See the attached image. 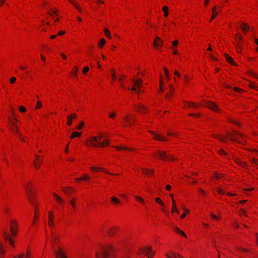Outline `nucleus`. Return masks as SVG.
<instances>
[{"instance_id":"1","label":"nucleus","mask_w":258,"mask_h":258,"mask_svg":"<svg viewBox=\"0 0 258 258\" xmlns=\"http://www.w3.org/2000/svg\"><path fill=\"white\" fill-rule=\"evenodd\" d=\"M157 154L158 155L159 157L163 160H175L176 159L173 158L172 155H168L165 151H157Z\"/></svg>"},{"instance_id":"2","label":"nucleus","mask_w":258,"mask_h":258,"mask_svg":"<svg viewBox=\"0 0 258 258\" xmlns=\"http://www.w3.org/2000/svg\"><path fill=\"white\" fill-rule=\"evenodd\" d=\"M111 249L112 246L110 245L104 247L102 252L97 254L98 258H108L110 254L109 251L111 250Z\"/></svg>"},{"instance_id":"3","label":"nucleus","mask_w":258,"mask_h":258,"mask_svg":"<svg viewBox=\"0 0 258 258\" xmlns=\"http://www.w3.org/2000/svg\"><path fill=\"white\" fill-rule=\"evenodd\" d=\"M140 252L138 254L144 253L148 258H151L155 254V252L153 251L150 247H145L140 249Z\"/></svg>"},{"instance_id":"4","label":"nucleus","mask_w":258,"mask_h":258,"mask_svg":"<svg viewBox=\"0 0 258 258\" xmlns=\"http://www.w3.org/2000/svg\"><path fill=\"white\" fill-rule=\"evenodd\" d=\"M97 142V138L95 137H92L90 139V142L92 146L94 147H103L105 145H108L109 143L107 141H103L100 143L96 144L95 143Z\"/></svg>"},{"instance_id":"5","label":"nucleus","mask_w":258,"mask_h":258,"mask_svg":"<svg viewBox=\"0 0 258 258\" xmlns=\"http://www.w3.org/2000/svg\"><path fill=\"white\" fill-rule=\"evenodd\" d=\"M227 135L230 137L231 140L237 142H239L238 138H242L243 137V135L240 133L236 131H233L232 135H230L229 133H228Z\"/></svg>"},{"instance_id":"6","label":"nucleus","mask_w":258,"mask_h":258,"mask_svg":"<svg viewBox=\"0 0 258 258\" xmlns=\"http://www.w3.org/2000/svg\"><path fill=\"white\" fill-rule=\"evenodd\" d=\"M3 237L11 245L14 247H15V241L12 239V238L10 236V235L5 231H3Z\"/></svg>"},{"instance_id":"7","label":"nucleus","mask_w":258,"mask_h":258,"mask_svg":"<svg viewBox=\"0 0 258 258\" xmlns=\"http://www.w3.org/2000/svg\"><path fill=\"white\" fill-rule=\"evenodd\" d=\"M26 191L27 192L28 198L29 199L30 202L33 206H35V203L33 200V193H32L31 187L30 186H29L28 185H27L26 186Z\"/></svg>"},{"instance_id":"8","label":"nucleus","mask_w":258,"mask_h":258,"mask_svg":"<svg viewBox=\"0 0 258 258\" xmlns=\"http://www.w3.org/2000/svg\"><path fill=\"white\" fill-rule=\"evenodd\" d=\"M124 120L127 122V124H125L124 126H127V125L132 126L136 121V119L135 118L132 116L130 115H126Z\"/></svg>"},{"instance_id":"9","label":"nucleus","mask_w":258,"mask_h":258,"mask_svg":"<svg viewBox=\"0 0 258 258\" xmlns=\"http://www.w3.org/2000/svg\"><path fill=\"white\" fill-rule=\"evenodd\" d=\"M132 81H133L134 85L133 88H132V90L134 91L137 93H139L140 91L137 92L135 86H136L138 88H140L142 87L141 83H142V80L141 79H138L136 80H133Z\"/></svg>"},{"instance_id":"10","label":"nucleus","mask_w":258,"mask_h":258,"mask_svg":"<svg viewBox=\"0 0 258 258\" xmlns=\"http://www.w3.org/2000/svg\"><path fill=\"white\" fill-rule=\"evenodd\" d=\"M203 106L207 107L213 110L216 111H219V108L217 106L212 102H206L205 104H203Z\"/></svg>"},{"instance_id":"11","label":"nucleus","mask_w":258,"mask_h":258,"mask_svg":"<svg viewBox=\"0 0 258 258\" xmlns=\"http://www.w3.org/2000/svg\"><path fill=\"white\" fill-rule=\"evenodd\" d=\"M37 157V159L35 160L34 162V165L35 168L38 169L40 167V164L42 163V160L39 159L40 156L38 155H36Z\"/></svg>"},{"instance_id":"12","label":"nucleus","mask_w":258,"mask_h":258,"mask_svg":"<svg viewBox=\"0 0 258 258\" xmlns=\"http://www.w3.org/2000/svg\"><path fill=\"white\" fill-rule=\"evenodd\" d=\"M54 252L58 258H67L66 256L64 255V253L60 250L59 248L58 251L54 250Z\"/></svg>"},{"instance_id":"13","label":"nucleus","mask_w":258,"mask_h":258,"mask_svg":"<svg viewBox=\"0 0 258 258\" xmlns=\"http://www.w3.org/2000/svg\"><path fill=\"white\" fill-rule=\"evenodd\" d=\"M76 117H77V115L75 113H73L72 114L68 115V116H67V118H68L67 124L68 125H71L72 123L73 118H76Z\"/></svg>"},{"instance_id":"14","label":"nucleus","mask_w":258,"mask_h":258,"mask_svg":"<svg viewBox=\"0 0 258 258\" xmlns=\"http://www.w3.org/2000/svg\"><path fill=\"white\" fill-rule=\"evenodd\" d=\"M224 55H225V58L226 59V60L230 63H231V64L233 65V66H236V63L233 60L232 57H230L226 53H225L224 54Z\"/></svg>"},{"instance_id":"15","label":"nucleus","mask_w":258,"mask_h":258,"mask_svg":"<svg viewBox=\"0 0 258 258\" xmlns=\"http://www.w3.org/2000/svg\"><path fill=\"white\" fill-rule=\"evenodd\" d=\"M49 221H48V225L51 227L53 226V219H52V212H49Z\"/></svg>"},{"instance_id":"16","label":"nucleus","mask_w":258,"mask_h":258,"mask_svg":"<svg viewBox=\"0 0 258 258\" xmlns=\"http://www.w3.org/2000/svg\"><path fill=\"white\" fill-rule=\"evenodd\" d=\"M216 7L215 6L212 8V16L211 18L210 22H211L212 20H213L215 18V17L217 16L218 13L216 12Z\"/></svg>"},{"instance_id":"17","label":"nucleus","mask_w":258,"mask_h":258,"mask_svg":"<svg viewBox=\"0 0 258 258\" xmlns=\"http://www.w3.org/2000/svg\"><path fill=\"white\" fill-rule=\"evenodd\" d=\"M151 133L155 136L154 138L155 139L158 140L159 141H166L165 138L162 137L160 135H157L156 134L153 132H151Z\"/></svg>"},{"instance_id":"18","label":"nucleus","mask_w":258,"mask_h":258,"mask_svg":"<svg viewBox=\"0 0 258 258\" xmlns=\"http://www.w3.org/2000/svg\"><path fill=\"white\" fill-rule=\"evenodd\" d=\"M249 28V26L246 24L244 23H241V28L243 32H247Z\"/></svg>"},{"instance_id":"19","label":"nucleus","mask_w":258,"mask_h":258,"mask_svg":"<svg viewBox=\"0 0 258 258\" xmlns=\"http://www.w3.org/2000/svg\"><path fill=\"white\" fill-rule=\"evenodd\" d=\"M167 258H182V256L178 254V255L174 252H171V255L169 256L168 254H166Z\"/></svg>"},{"instance_id":"20","label":"nucleus","mask_w":258,"mask_h":258,"mask_svg":"<svg viewBox=\"0 0 258 258\" xmlns=\"http://www.w3.org/2000/svg\"><path fill=\"white\" fill-rule=\"evenodd\" d=\"M116 232V229L115 228H111L110 229L108 230L107 231V233L109 236H112L115 235Z\"/></svg>"},{"instance_id":"21","label":"nucleus","mask_w":258,"mask_h":258,"mask_svg":"<svg viewBox=\"0 0 258 258\" xmlns=\"http://www.w3.org/2000/svg\"><path fill=\"white\" fill-rule=\"evenodd\" d=\"M15 121H17V119L16 118H14V119H13L11 118L10 117L9 118V122H10L11 125L12 126V128L16 127V126H18L16 124Z\"/></svg>"},{"instance_id":"22","label":"nucleus","mask_w":258,"mask_h":258,"mask_svg":"<svg viewBox=\"0 0 258 258\" xmlns=\"http://www.w3.org/2000/svg\"><path fill=\"white\" fill-rule=\"evenodd\" d=\"M10 223V230L11 227H13V230H17V223L15 220H11Z\"/></svg>"},{"instance_id":"23","label":"nucleus","mask_w":258,"mask_h":258,"mask_svg":"<svg viewBox=\"0 0 258 258\" xmlns=\"http://www.w3.org/2000/svg\"><path fill=\"white\" fill-rule=\"evenodd\" d=\"M162 44L163 41L161 40H160V41H157L156 40L154 41L153 42V44L154 46L156 47H160L162 46Z\"/></svg>"},{"instance_id":"24","label":"nucleus","mask_w":258,"mask_h":258,"mask_svg":"<svg viewBox=\"0 0 258 258\" xmlns=\"http://www.w3.org/2000/svg\"><path fill=\"white\" fill-rule=\"evenodd\" d=\"M114 148H115V149H116L118 150H124L133 151V149L126 148L124 146H114Z\"/></svg>"},{"instance_id":"25","label":"nucleus","mask_w":258,"mask_h":258,"mask_svg":"<svg viewBox=\"0 0 258 258\" xmlns=\"http://www.w3.org/2000/svg\"><path fill=\"white\" fill-rule=\"evenodd\" d=\"M90 169L92 170H101V171H103V172H104L105 173H108L109 174H112V173H111L110 172H108L107 170H105L103 168H99V167H91Z\"/></svg>"},{"instance_id":"26","label":"nucleus","mask_w":258,"mask_h":258,"mask_svg":"<svg viewBox=\"0 0 258 258\" xmlns=\"http://www.w3.org/2000/svg\"><path fill=\"white\" fill-rule=\"evenodd\" d=\"M81 136V133L77 132H74L70 137L71 139H74L75 137H79Z\"/></svg>"},{"instance_id":"27","label":"nucleus","mask_w":258,"mask_h":258,"mask_svg":"<svg viewBox=\"0 0 258 258\" xmlns=\"http://www.w3.org/2000/svg\"><path fill=\"white\" fill-rule=\"evenodd\" d=\"M62 190H63V191L67 194H69V193H70L72 191H73L74 189L72 187H67L66 188H63L62 189Z\"/></svg>"},{"instance_id":"28","label":"nucleus","mask_w":258,"mask_h":258,"mask_svg":"<svg viewBox=\"0 0 258 258\" xmlns=\"http://www.w3.org/2000/svg\"><path fill=\"white\" fill-rule=\"evenodd\" d=\"M111 201L113 204H120V201L115 197H112L111 198Z\"/></svg>"},{"instance_id":"29","label":"nucleus","mask_w":258,"mask_h":258,"mask_svg":"<svg viewBox=\"0 0 258 258\" xmlns=\"http://www.w3.org/2000/svg\"><path fill=\"white\" fill-rule=\"evenodd\" d=\"M142 170L145 174H153L154 173L153 170H149L143 168L142 169Z\"/></svg>"},{"instance_id":"30","label":"nucleus","mask_w":258,"mask_h":258,"mask_svg":"<svg viewBox=\"0 0 258 258\" xmlns=\"http://www.w3.org/2000/svg\"><path fill=\"white\" fill-rule=\"evenodd\" d=\"M213 137L214 138H217V139H219V140L220 141L222 142H225V139H224V137L219 136V135H216V134L213 135Z\"/></svg>"},{"instance_id":"31","label":"nucleus","mask_w":258,"mask_h":258,"mask_svg":"<svg viewBox=\"0 0 258 258\" xmlns=\"http://www.w3.org/2000/svg\"><path fill=\"white\" fill-rule=\"evenodd\" d=\"M162 10L164 12V16L167 17L168 15V9L166 6H164L162 8Z\"/></svg>"},{"instance_id":"32","label":"nucleus","mask_w":258,"mask_h":258,"mask_svg":"<svg viewBox=\"0 0 258 258\" xmlns=\"http://www.w3.org/2000/svg\"><path fill=\"white\" fill-rule=\"evenodd\" d=\"M138 109L141 112H143L144 110H146L147 108L145 106L139 105L137 106Z\"/></svg>"},{"instance_id":"33","label":"nucleus","mask_w":258,"mask_h":258,"mask_svg":"<svg viewBox=\"0 0 258 258\" xmlns=\"http://www.w3.org/2000/svg\"><path fill=\"white\" fill-rule=\"evenodd\" d=\"M104 33L106 35V36L108 38H111V35H110V34L108 31V29H105L104 30Z\"/></svg>"},{"instance_id":"34","label":"nucleus","mask_w":258,"mask_h":258,"mask_svg":"<svg viewBox=\"0 0 258 258\" xmlns=\"http://www.w3.org/2000/svg\"><path fill=\"white\" fill-rule=\"evenodd\" d=\"M105 43V40L104 38H101L99 43L100 47H102Z\"/></svg>"},{"instance_id":"35","label":"nucleus","mask_w":258,"mask_h":258,"mask_svg":"<svg viewBox=\"0 0 258 258\" xmlns=\"http://www.w3.org/2000/svg\"><path fill=\"white\" fill-rule=\"evenodd\" d=\"M155 201L158 203L159 204H160V205H162L163 206L164 205V203H163V202L161 200V199L159 198H157L155 199Z\"/></svg>"},{"instance_id":"36","label":"nucleus","mask_w":258,"mask_h":258,"mask_svg":"<svg viewBox=\"0 0 258 258\" xmlns=\"http://www.w3.org/2000/svg\"><path fill=\"white\" fill-rule=\"evenodd\" d=\"M56 200L57 201V202L60 205L63 204L64 203L63 200L60 197H56Z\"/></svg>"},{"instance_id":"37","label":"nucleus","mask_w":258,"mask_h":258,"mask_svg":"<svg viewBox=\"0 0 258 258\" xmlns=\"http://www.w3.org/2000/svg\"><path fill=\"white\" fill-rule=\"evenodd\" d=\"M11 233L13 236H15L17 234V230H13V227H11Z\"/></svg>"},{"instance_id":"38","label":"nucleus","mask_w":258,"mask_h":258,"mask_svg":"<svg viewBox=\"0 0 258 258\" xmlns=\"http://www.w3.org/2000/svg\"><path fill=\"white\" fill-rule=\"evenodd\" d=\"M84 123L83 121H81L79 124V125L77 127V130H81L82 127L84 126Z\"/></svg>"},{"instance_id":"39","label":"nucleus","mask_w":258,"mask_h":258,"mask_svg":"<svg viewBox=\"0 0 258 258\" xmlns=\"http://www.w3.org/2000/svg\"><path fill=\"white\" fill-rule=\"evenodd\" d=\"M41 106H42V103L40 102V101H38L37 102V105H36V107H35V108L36 109H37L38 108H40Z\"/></svg>"},{"instance_id":"40","label":"nucleus","mask_w":258,"mask_h":258,"mask_svg":"<svg viewBox=\"0 0 258 258\" xmlns=\"http://www.w3.org/2000/svg\"><path fill=\"white\" fill-rule=\"evenodd\" d=\"M77 72H78V68L75 67H74V68L73 69V73L74 75L76 77L77 76Z\"/></svg>"},{"instance_id":"41","label":"nucleus","mask_w":258,"mask_h":258,"mask_svg":"<svg viewBox=\"0 0 258 258\" xmlns=\"http://www.w3.org/2000/svg\"><path fill=\"white\" fill-rule=\"evenodd\" d=\"M164 72H165V75H166V76L167 77V79L168 80L169 79V72H168V70H167L166 68H164Z\"/></svg>"},{"instance_id":"42","label":"nucleus","mask_w":258,"mask_h":258,"mask_svg":"<svg viewBox=\"0 0 258 258\" xmlns=\"http://www.w3.org/2000/svg\"><path fill=\"white\" fill-rule=\"evenodd\" d=\"M235 39L237 41H241L242 39V37L240 35H239L238 34H237L235 37Z\"/></svg>"},{"instance_id":"43","label":"nucleus","mask_w":258,"mask_h":258,"mask_svg":"<svg viewBox=\"0 0 258 258\" xmlns=\"http://www.w3.org/2000/svg\"><path fill=\"white\" fill-rule=\"evenodd\" d=\"M135 198L137 200H138V201L142 203H144V200L143 198L140 197H138V196H136L135 197Z\"/></svg>"},{"instance_id":"44","label":"nucleus","mask_w":258,"mask_h":258,"mask_svg":"<svg viewBox=\"0 0 258 258\" xmlns=\"http://www.w3.org/2000/svg\"><path fill=\"white\" fill-rule=\"evenodd\" d=\"M217 191L220 194H221V195H224L225 194V192L222 190V189L220 188H218L217 189Z\"/></svg>"},{"instance_id":"45","label":"nucleus","mask_w":258,"mask_h":258,"mask_svg":"<svg viewBox=\"0 0 258 258\" xmlns=\"http://www.w3.org/2000/svg\"><path fill=\"white\" fill-rule=\"evenodd\" d=\"M11 130H12V131L14 133H17V134L19 133V132H18V126H16V127L11 128Z\"/></svg>"},{"instance_id":"46","label":"nucleus","mask_w":258,"mask_h":258,"mask_svg":"<svg viewBox=\"0 0 258 258\" xmlns=\"http://www.w3.org/2000/svg\"><path fill=\"white\" fill-rule=\"evenodd\" d=\"M81 178H83V180H89L90 179L89 177L86 174H84Z\"/></svg>"},{"instance_id":"47","label":"nucleus","mask_w":258,"mask_h":258,"mask_svg":"<svg viewBox=\"0 0 258 258\" xmlns=\"http://www.w3.org/2000/svg\"><path fill=\"white\" fill-rule=\"evenodd\" d=\"M210 216L214 220H219V218L218 217H217L216 216H215V215H214L212 213H211L210 214Z\"/></svg>"},{"instance_id":"48","label":"nucleus","mask_w":258,"mask_h":258,"mask_svg":"<svg viewBox=\"0 0 258 258\" xmlns=\"http://www.w3.org/2000/svg\"><path fill=\"white\" fill-rule=\"evenodd\" d=\"M89 69L88 67H86L84 68L83 70V73L84 74H85L86 73H87L88 72V71H89Z\"/></svg>"},{"instance_id":"49","label":"nucleus","mask_w":258,"mask_h":258,"mask_svg":"<svg viewBox=\"0 0 258 258\" xmlns=\"http://www.w3.org/2000/svg\"><path fill=\"white\" fill-rule=\"evenodd\" d=\"M19 110L20 111H21L22 112H24L26 111V109L23 106H20L19 107Z\"/></svg>"},{"instance_id":"50","label":"nucleus","mask_w":258,"mask_h":258,"mask_svg":"<svg viewBox=\"0 0 258 258\" xmlns=\"http://www.w3.org/2000/svg\"><path fill=\"white\" fill-rule=\"evenodd\" d=\"M163 83V81L160 80V91L161 92H163V89L162 88Z\"/></svg>"},{"instance_id":"51","label":"nucleus","mask_w":258,"mask_h":258,"mask_svg":"<svg viewBox=\"0 0 258 258\" xmlns=\"http://www.w3.org/2000/svg\"><path fill=\"white\" fill-rule=\"evenodd\" d=\"M52 241L54 242H56L57 237L52 233Z\"/></svg>"},{"instance_id":"52","label":"nucleus","mask_w":258,"mask_h":258,"mask_svg":"<svg viewBox=\"0 0 258 258\" xmlns=\"http://www.w3.org/2000/svg\"><path fill=\"white\" fill-rule=\"evenodd\" d=\"M240 43L238 42V44H237V46H236V49H237V51L239 53L240 52V51H241V48H240Z\"/></svg>"},{"instance_id":"53","label":"nucleus","mask_w":258,"mask_h":258,"mask_svg":"<svg viewBox=\"0 0 258 258\" xmlns=\"http://www.w3.org/2000/svg\"><path fill=\"white\" fill-rule=\"evenodd\" d=\"M252 162L254 164H255L256 165H258V159H255V158H252Z\"/></svg>"},{"instance_id":"54","label":"nucleus","mask_w":258,"mask_h":258,"mask_svg":"<svg viewBox=\"0 0 258 258\" xmlns=\"http://www.w3.org/2000/svg\"><path fill=\"white\" fill-rule=\"evenodd\" d=\"M239 214H241V215H243L245 216H246L245 211L243 210H242V209H240V210Z\"/></svg>"},{"instance_id":"55","label":"nucleus","mask_w":258,"mask_h":258,"mask_svg":"<svg viewBox=\"0 0 258 258\" xmlns=\"http://www.w3.org/2000/svg\"><path fill=\"white\" fill-rule=\"evenodd\" d=\"M172 213L176 212V213H179V211H178V210L177 209V208H176V207H175V208H173L172 207Z\"/></svg>"},{"instance_id":"56","label":"nucleus","mask_w":258,"mask_h":258,"mask_svg":"<svg viewBox=\"0 0 258 258\" xmlns=\"http://www.w3.org/2000/svg\"><path fill=\"white\" fill-rule=\"evenodd\" d=\"M116 114L115 113L113 112V113H109V117L110 118H113L115 116Z\"/></svg>"},{"instance_id":"57","label":"nucleus","mask_w":258,"mask_h":258,"mask_svg":"<svg viewBox=\"0 0 258 258\" xmlns=\"http://www.w3.org/2000/svg\"><path fill=\"white\" fill-rule=\"evenodd\" d=\"M15 81H16V78L15 77H13L10 79V82L12 84L14 83Z\"/></svg>"},{"instance_id":"58","label":"nucleus","mask_w":258,"mask_h":258,"mask_svg":"<svg viewBox=\"0 0 258 258\" xmlns=\"http://www.w3.org/2000/svg\"><path fill=\"white\" fill-rule=\"evenodd\" d=\"M64 33H65V31L61 30L58 32L57 35L61 36V35H63Z\"/></svg>"},{"instance_id":"59","label":"nucleus","mask_w":258,"mask_h":258,"mask_svg":"<svg viewBox=\"0 0 258 258\" xmlns=\"http://www.w3.org/2000/svg\"><path fill=\"white\" fill-rule=\"evenodd\" d=\"M188 115L190 116H200V114H194V113H189V114H188Z\"/></svg>"},{"instance_id":"60","label":"nucleus","mask_w":258,"mask_h":258,"mask_svg":"<svg viewBox=\"0 0 258 258\" xmlns=\"http://www.w3.org/2000/svg\"><path fill=\"white\" fill-rule=\"evenodd\" d=\"M179 234H180L182 235L184 237H186V234L181 230L179 232Z\"/></svg>"},{"instance_id":"61","label":"nucleus","mask_w":258,"mask_h":258,"mask_svg":"<svg viewBox=\"0 0 258 258\" xmlns=\"http://www.w3.org/2000/svg\"><path fill=\"white\" fill-rule=\"evenodd\" d=\"M172 44L174 46H176L178 45V42L177 40H175L172 42Z\"/></svg>"},{"instance_id":"62","label":"nucleus","mask_w":258,"mask_h":258,"mask_svg":"<svg viewBox=\"0 0 258 258\" xmlns=\"http://www.w3.org/2000/svg\"><path fill=\"white\" fill-rule=\"evenodd\" d=\"M219 154H220L221 155H222V154H226V153H225V152L222 150V149H220L219 151Z\"/></svg>"},{"instance_id":"63","label":"nucleus","mask_w":258,"mask_h":258,"mask_svg":"<svg viewBox=\"0 0 258 258\" xmlns=\"http://www.w3.org/2000/svg\"><path fill=\"white\" fill-rule=\"evenodd\" d=\"M111 77H112V78L113 80H114L116 78V77H115V73L114 72H113L111 74Z\"/></svg>"},{"instance_id":"64","label":"nucleus","mask_w":258,"mask_h":258,"mask_svg":"<svg viewBox=\"0 0 258 258\" xmlns=\"http://www.w3.org/2000/svg\"><path fill=\"white\" fill-rule=\"evenodd\" d=\"M174 73L175 75H176L178 77H180V74L177 71L175 70L174 71Z\"/></svg>"}]
</instances>
